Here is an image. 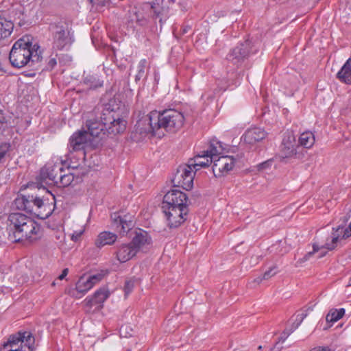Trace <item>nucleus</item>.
Returning a JSON list of instances; mask_svg holds the SVG:
<instances>
[{"label":"nucleus","instance_id":"nucleus-17","mask_svg":"<svg viewBox=\"0 0 351 351\" xmlns=\"http://www.w3.org/2000/svg\"><path fill=\"white\" fill-rule=\"evenodd\" d=\"M295 143V138L293 134L287 132L284 134L278 154V157L280 160L288 158L293 156Z\"/></svg>","mask_w":351,"mask_h":351},{"label":"nucleus","instance_id":"nucleus-55","mask_svg":"<svg viewBox=\"0 0 351 351\" xmlns=\"http://www.w3.org/2000/svg\"><path fill=\"white\" fill-rule=\"evenodd\" d=\"M263 280H265L264 278H263V276H259L258 278H256L254 280L255 282H256L257 283H260Z\"/></svg>","mask_w":351,"mask_h":351},{"label":"nucleus","instance_id":"nucleus-39","mask_svg":"<svg viewBox=\"0 0 351 351\" xmlns=\"http://www.w3.org/2000/svg\"><path fill=\"white\" fill-rule=\"evenodd\" d=\"M58 56V53H56L55 56H53V54L51 55L50 58L46 66L47 70H52L55 67V66L57 64Z\"/></svg>","mask_w":351,"mask_h":351},{"label":"nucleus","instance_id":"nucleus-64","mask_svg":"<svg viewBox=\"0 0 351 351\" xmlns=\"http://www.w3.org/2000/svg\"><path fill=\"white\" fill-rule=\"evenodd\" d=\"M349 226H350V229H351V222L350 223Z\"/></svg>","mask_w":351,"mask_h":351},{"label":"nucleus","instance_id":"nucleus-10","mask_svg":"<svg viewBox=\"0 0 351 351\" xmlns=\"http://www.w3.org/2000/svg\"><path fill=\"white\" fill-rule=\"evenodd\" d=\"M64 169L63 163H47L40 169L39 176L40 180L45 183L51 182L55 184L56 182H57L60 173H64Z\"/></svg>","mask_w":351,"mask_h":351},{"label":"nucleus","instance_id":"nucleus-13","mask_svg":"<svg viewBox=\"0 0 351 351\" xmlns=\"http://www.w3.org/2000/svg\"><path fill=\"white\" fill-rule=\"evenodd\" d=\"M213 162V171L215 176L221 177L232 169L235 159L231 156H221L215 158Z\"/></svg>","mask_w":351,"mask_h":351},{"label":"nucleus","instance_id":"nucleus-12","mask_svg":"<svg viewBox=\"0 0 351 351\" xmlns=\"http://www.w3.org/2000/svg\"><path fill=\"white\" fill-rule=\"evenodd\" d=\"M111 219L113 227L123 236L128 234L134 226V216L130 214L121 215L114 213Z\"/></svg>","mask_w":351,"mask_h":351},{"label":"nucleus","instance_id":"nucleus-58","mask_svg":"<svg viewBox=\"0 0 351 351\" xmlns=\"http://www.w3.org/2000/svg\"><path fill=\"white\" fill-rule=\"evenodd\" d=\"M311 351H319V349H317V348H315L313 350H311Z\"/></svg>","mask_w":351,"mask_h":351},{"label":"nucleus","instance_id":"nucleus-6","mask_svg":"<svg viewBox=\"0 0 351 351\" xmlns=\"http://www.w3.org/2000/svg\"><path fill=\"white\" fill-rule=\"evenodd\" d=\"M53 35V49H67L74 41L73 34L66 23H53L49 25Z\"/></svg>","mask_w":351,"mask_h":351},{"label":"nucleus","instance_id":"nucleus-28","mask_svg":"<svg viewBox=\"0 0 351 351\" xmlns=\"http://www.w3.org/2000/svg\"><path fill=\"white\" fill-rule=\"evenodd\" d=\"M307 144V133L306 132L301 134L298 139V144L295 146L293 156L297 158L302 159L306 153V145Z\"/></svg>","mask_w":351,"mask_h":351},{"label":"nucleus","instance_id":"nucleus-46","mask_svg":"<svg viewBox=\"0 0 351 351\" xmlns=\"http://www.w3.org/2000/svg\"><path fill=\"white\" fill-rule=\"evenodd\" d=\"M306 257H307V255H304L303 256V258H300L299 260H298L296 262H295V267H302L303 263H304L306 261Z\"/></svg>","mask_w":351,"mask_h":351},{"label":"nucleus","instance_id":"nucleus-7","mask_svg":"<svg viewBox=\"0 0 351 351\" xmlns=\"http://www.w3.org/2000/svg\"><path fill=\"white\" fill-rule=\"evenodd\" d=\"M195 171L187 164L180 165L175 173L172 182L174 186L182 187L188 191L193 186Z\"/></svg>","mask_w":351,"mask_h":351},{"label":"nucleus","instance_id":"nucleus-54","mask_svg":"<svg viewBox=\"0 0 351 351\" xmlns=\"http://www.w3.org/2000/svg\"><path fill=\"white\" fill-rule=\"evenodd\" d=\"M278 342L276 343L274 347L272 349H271L270 351H280L282 348L281 347H278Z\"/></svg>","mask_w":351,"mask_h":351},{"label":"nucleus","instance_id":"nucleus-11","mask_svg":"<svg viewBox=\"0 0 351 351\" xmlns=\"http://www.w3.org/2000/svg\"><path fill=\"white\" fill-rule=\"evenodd\" d=\"M189 198L186 193L178 189L168 191L163 197L162 206H175L177 208L189 206Z\"/></svg>","mask_w":351,"mask_h":351},{"label":"nucleus","instance_id":"nucleus-59","mask_svg":"<svg viewBox=\"0 0 351 351\" xmlns=\"http://www.w3.org/2000/svg\"><path fill=\"white\" fill-rule=\"evenodd\" d=\"M90 79H93L94 81H96V77H93V76L90 77Z\"/></svg>","mask_w":351,"mask_h":351},{"label":"nucleus","instance_id":"nucleus-43","mask_svg":"<svg viewBox=\"0 0 351 351\" xmlns=\"http://www.w3.org/2000/svg\"><path fill=\"white\" fill-rule=\"evenodd\" d=\"M110 0H90V3L98 6H105Z\"/></svg>","mask_w":351,"mask_h":351},{"label":"nucleus","instance_id":"nucleus-61","mask_svg":"<svg viewBox=\"0 0 351 351\" xmlns=\"http://www.w3.org/2000/svg\"><path fill=\"white\" fill-rule=\"evenodd\" d=\"M168 1L171 2V3H174L175 2V0H168Z\"/></svg>","mask_w":351,"mask_h":351},{"label":"nucleus","instance_id":"nucleus-30","mask_svg":"<svg viewBox=\"0 0 351 351\" xmlns=\"http://www.w3.org/2000/svg\"><path fill=\"white\" fill-rule=\"evenodd\" d=\"M340 230L341 228H332L330 241L327 240L324 245H322V248L328 250H334L337 247L339 240L341 239V234H339Z\"/></svg>","mask_w":351,"mask_h":351},{"label":"nucleus","instance_id":"nucleus-25","mask_svg":"<svg viewBox=\"0 0 351 351\" xmlns=\"http://www.w3.org/2000/svg\"><path fill=\"white\" fill-rule=\"evenodd\" d=\"M223 151V147L222 143L217 139H212L209 143L207 149L202 152L213 161L215 158L219 157L222 154Z\"/></svg>","mask_w":351,"mask_h":351},{"label":"nucleus","instance_id":"nucleus-32","mask_svg":"<svg viewBox=\"0 0 351 351\" xmlns=\"http://www.w3.org/2000/svg\"><path fill=\"white\" fill-rule=\"evenodd\" d=\"M345 314V309L341 308L339 309H331L326 317L328 323H334L339 320Z\"/></svg>","mask_w":351,"mask_h":351},{"label":"nucleus","instance_id":"nucleus-22","mask_svg":"<svg viewBox=\"0 0 351 351\" xmlns=\"http://www.w3.org/2000/svg\"><path fill=\"white\" fill-rule=\"evenodd\" d=\"M110 296V291L106 287H101L97 290L94 295L85 299L87 306L91 307L96 304H101Z\"/></svg>","mask_w":351,"mask_h":351},{"label":"nucleus","instance_id":"nucleus-24","mask_svg":"<svg viewBox=\"0 0 351 351\" xmlns=\"http://www.w3.org/2000/svg\"><path fill=\"white\" fill-rule=\"evenodd\" d=\"M35 196L34 195H21L18 196L14 201L13 206L18 210H25L28 213L32 210V204Z\"/></svg>","mask_w":351,"mask_h":351},{"label":"nucleus","instance_id":"nucleus-21","mask_svg":"<svg viewBox=\"0 0 351 351\" xmlns=\"http://www.w3.org/2000/svg\"><path fill=\"white\" fill-rule=\"evenodd\" d=\"M136 254V250L131 246L130 243L119 245L116 252L117 258L121 263H125L130 261Z\"/></svg>","mask_w":351,"mask_h":351},{"label":"nucleus","instance_id":"nucleus-37","mask_svg":"<svg viewBox=\"0 0 351 351\" xmlns=\"http://www.w3.org/2000/svg\"><path fill=\"white\" fill-rule=\"evenodd\" d=\"M273 160L271 159L267 160L266 161H264L261 163H259L256 166V168L257 171H262L264 170H266L267 169H269L271 166L272 165Z\"/></svg>","mask_w":351,"mask_h":351},{"label":"nucleus","instance_id":"nucleus-5","mask_svg":"<svg viewBox=\"0 0 351 351\" xmlns=\"http://www.w3.org/2000/svg\"><path fill=\"white\" fill-rule=\"evenodd\" d=\"M35 339L29 331H19L10 335L1 351H34Z\"/></svg>","mask_w":351,"mask_h":351},{"label":"nucleus","instance_id":"nucleus-3","mask_svg":"<svg viewBox=\"0 0 351 351\" xmlns=\"http://www.w3.org/2000/svg\"><path fill=\"white\" fill-rule=\"evenodd\" d=\"M39 46L32 45L28 37L19 39L13 45L10 54V64L15 68H22L26 65L39 69V63L42 60Z\"/></svg>","mask_w":351,"mask_h":351},{"label":"nucleus","instance_id":"nucleus-51","mask_svg":"<svg viewBox=\"0 0 351 351\" xmlns=\"http://www.w3.org/2000/svg\"><path fill=\"white\" fill-rule=\"evenodd\" d=\"M91 87H93V88H98V87H101L103 86V82H100L99 80H97L96 82H95V84H93V85H90Z\"/></svg>","mask_w":351,"mask_h":351},{"label":"nucleus","instance_id":"nucleus-36","mask_svg":"<svg viewBox=\"0 0 351 351\" xmlns=\"http://www.w3.org/2000/svg\"><path fill=\"white\" fill-rule=\"evenodd\" d=\"M152 9L154 12V16L156 19L159 20V23L162 25L166 21V17L162 16V12L163 9L160 7L152 6Z\"/></svg>","mask_w":351,"mask_h":351},{"label":"nucleus","instance_id":"nucleus-31","mask_svg":"<svg viewBox=\"0 0 351 351\" xmlns=\"http://www.w3.org/2000/svg\"><path fill=\"white\" fill-rule=\"evenodd\" d=\"M68 171H69L68 169ZM74 180V176L73 173L69 171L68 173H60L59 177L58 178L57 182H56L55 185L58 187H66L69 186Z\"/></svg>","mask_w":351,"mask_h":351},{"label":"nucleus","instance_id":"nucleus-8","mask_svg":"<svg viewBox=\"0 0 351 351\" xmlns=\"http://www.w3.org/2000/svg\"><path fill=\"white\" fill-rule=\"evenodd\" d=\"M162 209L167 220V225L171 228H176L183 223L189 213V208H177L175 206H162Z\"/></svg>","mask_w":351,"mask_h":351},{"label":"nucleus","instance_id":"nucleus-56","mask_svg":"<svg viewBox=\"0 0 351 351\" xmlns=\"http://www.w3.org/2000/svg\"><path fill=\"white\" fill-rule=\"evenodd\" d=\"M337 228H341V230H339V234H343V230H344V226L342 225H339Z\"/></svg>","mask_w":351,"mask_h":351},{"label":"nucleus","instance_id":"nucleus-48","mask_svg":"<svg viewBox=\"0 0 351 351\" xmlns=\"http://www.w3.org/2000/svg\"><path fill=\"white\" fill-rule=\"evenodd\" d=\"M191 29V27L190 25H185L181 27L180 32L181 34L184 35L189 32V30Z\"/></svg>","mask_w":351,"mask_h":351},{"label":"nucleus","instance_id":"nucleus-16","mask_svg":"<svg viewBox=\"0 0 351 351\" xmlns=\"http://www.w3.org/2000/svg\"><path fill=\"white\" fill-rule=\"evenodd\" d=\"M53 209L48 202L35 196L32 204V210L30 211L31 214H34L38 219H45L51 215Z\"/></svg>","mask_w":351,"mask_h":351},{"label":"nucleus","instance_id":"nucleus-40","mask_svg":"<svg viewBox=\"0 0 351 351\" xmlns=\"http://www.w3.org/2000/svg\"><path fill=\"white\" fill-rule=\"evenodd\" d=\"M58 59L59 60L60 64H66L70 63L72 61V58L71 56L64 53L58 54Z\"/></svg>","mask_w":351,"mask_h":351},{"label":"nucleus","instance_id":"nucleus-27","mask_svg":"<svg viewBox=\"0 0 351 351\" xmlns=\"http://www.w3.org/2000/svg\"><path fill=\"white\" fill-rule=\"evenodd\" d=\"M337 78L341 82L351 84V58H348L340 71L337 73Z\"/></svg>","mask_w":351,"mask_h":351},{"label":"nucleus","instance_id":"nucleus-23","mask_svg":"<svg viewBox=\"0 0 351 351\" xmlns=\"http://www.w3.org/2000/svg\"><path fill=\"white\" fill-rule=\"evenodd\" d=\"M212 162L213 160L206 156L203 152H201L194 158H190L188 161V164L195 172L201 168L208 167Z\"/></svg>","mask_w":351,"mask_h":351},{"label":"nucleus","instance_id":"nucleus-2","mask_svg":"<svg viewBox=\"0 0 351 351\" xmlns=\"http://www.w3.org/2000/svg\"><path fill=\"white\" fill-rule=\"evenodd\" d=\"M127 112L125 104L116 97L110 99L106 104L98 106L95 110L96 117L108 126V134L112 135L125 131L126 121L124 117Z\"/></svg>","mask_w":351,"mask_h":351},{"label":"nucleus","instance_id":"nucleus-26","mask_svg":"<svg viewBox=\"0 0 351 351\" xmlns=\"http://www.w3.org/2000/svg\"><path fill=\"white\" fill-rule=\"evenodd\" d=\"M117 239V235L114 233L104 231L99 234L97 238L95 241V245L101 248L106 245H112L113 244Z\"/></svg>","mask_w":351,"mask_h":351},{"label":"nucleus","instance_id":"nucleus-60","mask_svg":"<svg viewBox=\"0 0 351 351\" xmlns=\"http://www.w3.org/2000/svg\"><path fill=\"white\" fill-rule=\"evenodd\" d=\"M258 349L259 350H262V346H258Z\"/></svg>","mask_w":351,"mask_h":351},{"label":"nucleus","instance_id":"nucleus-53","mask_svg":"<svg viewBox=\"0 0 351 351\" xmlns=\"http://www.w3.org/2000/svg\"><path fill=\"white\" fill-rule=\"evenodd\" d=\"M319 351H332L329 347H317Z\"/></svg>","mask_w":351,"mask_h":351},{"label":"nucleus","instance_id":"nucleus-9","mask_svg":"<svg viewBox=\"0 0 351 351\" xmlns=\"http://www.w3.org/2000/svg\"><path fill=\"white\" fill-rule=\"evenodd\" d=\"M251 43L247 40L234 47L227 55V60L237 66H241L251 53Z\"/></svg>","mask_w":351,"mask_h":351},{"label":"nucleus","instance_id":"nucleus-15","mask_svg":"<svg viewBox=\"0 0 351 351\" xmlns=\"http://www.w3.org/2000/svg\"><path fill=\"white\" fill-rule=\"evenodd\" d=\"M102 274H96L88 276H81L75 285L76 291L80 293L84 294L93 287L94 285L99 283L103 278Z\"/></svg>","mask_w":351,"mask_h":351},{"label":"nucleus","instance_id":"nucleus-52","mask_svg":"<svg viewBox=\"0 0 351 351\" xmlns=\"http://www.w3.org/2000/svg\"><path fill=\"white\" fill-rule=\"evenodd\" d=\"M350 218V215L348 213L346 215L341 218V221L343 222V223H346Z\"/></svg>","mask_w":351,"mask_h":351},{"label":"nucleus","instance_id":"nucleus-19","mask_svg":"<svg viewBox=\"0 0 351 351\" xmlns=\"http://www.w3.org/2000/svg\"><path fill=\"white\" fill-rule=\"evenodd\" d=\"M266 132L260 128H251L245 131L241 139L247 144H254L266 137Z\"/></svg>","mask_w":351,"mask_h":351},{"label":"nucleus","instance_id":"nucleus-34","mask_svg":"<svg viewBox=\"0 0 351 351\" xmlns=\"http://www.w3.org/2000/svg\"><path fill=\"white\" fill-rule=\"evenodd\" d=\"M121 337L128 338L133 335L134 330L129 325H122L119 330Z\"/></svg>","mask_w":351,"mask_h":351},{"label":"nucleus","instance_id":"nucleus-1","mask_svg":"<svg viewBox=\"0 0 351 351\" xmlns=\"http://www.w3.org/2000/svg\"><path fill=\"white\" fill-rule=\"evenodd\" d=\"M184 121L182 113L176 110H154L146 118L138 121L135 127L136 132L141 134L156 135L160 129L175 132L182 127Z\"/></svg>","mask_w":351,"mask_h":351},{"label":"nucleus","instance_id":"nucleus-18","mask_svg":"<svg viewBox=\"0 0 351 351\" xmlns=\"http://www.w3.org/2000/svg\"><path fill=\"white\" fill-rule=\"evenodd\" d=\"M88 136V132L86 131L75 132L69 139V152H77L84 149L85 145L89 140Z\"/></svg>","mask_w":351,"mask_h":351},{"label":"nucleus","instance_id":"nucleus-50","mask_svg":"<svg viewBox=\"0 0 351 351\" xmlns=\"http://www.w3.org/2000/svg\"><path fill=\"white\" fill-rule=\"evenodd\" d=\"M68 272L69 269L67 268L64 269L62 274L59 276L58 278L60 280H63L68 274Z\"/></svg>","mask_w":351,"mask_h":351},{"label":"nucleus","instance_id":"nucleus-35","mask_svg":"<svg viewBox=\"0 0 351 351\" xmlns=\"http://www.w3.org/2000/svg\"><path fill=\"white\" fill-rule=\"evenodd\" d=\"M147 61L145 59L141 60L138 64V73L136 75L135 80L138 81L145 76V69Z\"/></svg>","mask_w":351,"mask_h":351},{"label":"nucleus","instance_id":"nucleus-41","mask_svg":"<svg viewBox=\"0 0 351 351\" xmlns=\"http://www.w3.org/2000/svg\"><path fill=\"white\" fill-rule=\"evenodd\" d=\"M278 273L277 267L273 266L269 268V270L266 271L263 275V278L265 280H269L272 276H275Z\"/></svg>","mask_w":351,"mask_h":351},{"label":"nucleus","instance_id":"nucleus-57","mask_svg":"<svg viewBox=\"0 0 351 351\" xmlns=\"http://www.w3.org/2000/svg\"><path fill=\"white\" fill-rule=\"evenodd\" d=\"M309 133H310V132L308 131V134ZM311 135L312 136V139H313V141L311 142V146L315 143V136L313 133L311 132Z\"/></svg>","mask_w":351,"mask_h":351},{"label":"nucleus","instance_id":"nucleus-14","mask_svg":"<svg viewBox=\"0 0 351 351\" xmlns=\"http://www.w3.org/2000/svg\"><path fill=\"white\" fill-rule=\"evenodd\" d=\"M98 117L95 119H89L86 121V126L88 128V135L93 137L98 138L99 140H103L108 134V126L101 120H97Z\"/></svg>","mask_w":351,"mask_h":351},{"label":"nucleus","instance_id":"nucleus-42","mask_svg":"<svg viewBox=\"0 0 351 351\" xmlns=\"http://www.w3.org/2000/svg\"><path fill=\"white\" fill-rule=\"evenodd\" d=\"M293 330L291 328H286L282 333L280 337V339L279 341H282V342H284L285 341V339L287 338V337L291 333L293 332Z\"/></svg>","mask_w":351,"mask_h":351},{"label":"nucleus","instance_id":"nucleus-33","mask_svg":"<svg viewBox=\"0 0 351 351\" xmlns=\"http://www.w3.org/2000/svg\"><path fill=\"white\" fill-rule=\"evenodd\" d=\"M306 315L307 314L306 313V311L304 310L300 312H298L296 315L292 317L291 319V321L292 322L291 329H292L294 331V330H295L302 322V321L304 320Z\"/></svg>","mask_w":351,"mask_h":351},{"label":"nucleus","instance_id":"nucleus-20","mask_svg":"<svg viewBox=\"0 0 351 351\" xmlns=\"http://www.w3.org/2000/svg\"><path fill=\"white\" fill-rule=\"evenodd\" d=\"M150 242L151 238L148 233L142 229H138L135 232V235L130 244L138 253L143 247L147 244H149Z\"/></svg>","mask_w":351,"mask_h":351},{"label":"nucleus","instance_id":"nucleus-63","mask_svg":"<svg viewBox=\"0 0 351 351\" xmlns=\"http://www.w3.org/2000/svg\"><path fill=\"white\" fill-rule=\"evenodd\" d=\"M72 239L75 240L76 239H74V235L72 236Z\"/></svg>","mask_w":351,"mask_h":351},{"label":"nucleus","instance_id":"nucleus-45","mask_svg":"<svg viewBox=\"0 0 351 351\" xmlns=\"http://www.w3.org/2000/svg\"><path fill=\"white\" fill-rule=\"evenodd\" d=\"M6 125L5 122V118L2 112V111L0 110V130L5 128Z\"/></svg>","mask_w":351,"mask_h":351},{"label":"nucleus","instance_id":"nucleus-47","mask_svg":"<svg viewBox=\"0 0 351 351\" xmlns=\"http://www.w3.org/2000/svg\"><path fill=\"white\" fill-rule=\"evenodd\" d=\"M324 248H322V246H319L318 245H317L316 243H313V252H308V256H310L312 254H314L317 252H318L319 250H323Z\"/></svg>","mask_w":351,"mask_h":351},{"label":"nucleus","instance_id":"nucleus-44","mask_svg":"<svg viewBox=\"0 0 351 351\" xmlns=\"http://www.w3.org/2000/svg\"><path fill=\"white\" fill-rule=\"evenodd\" d=\"M351 236V229L350 226H348V228H344L343 234H341V239H346Z\"/></svg>","mask_w":351,"mask_h":351},{"label":"nucleus","instance_id":"nucleus-49","mask_svg":"<svg viewBox=\"0 0 351 351\" xmlns=\"http://www.w3.org/2000/svg\"><path fill=\"white\" fill-rule=\"evenodd\" d=\"M7 67H8L7 64H5L0 61V71H1L3 73H7L8 72Z\"/></svg>","mask_w":351,"mask_h":351},{"label":"nucleus","instance_id":"nucleus-38","mask_svg":"<svg viewBox=\"0 0 351 351\" xmlns=\"http://www.w3.org/2000/svg\"><path fill=\"white\" fill-rule=\"evenodd\" d=\"M134 287V281L133 280H127L124 285L125 295H128L133 290Z\"/></svg>","mask_w":351,"mask_h":351},{"label":"nucleus","instance_id":"nucleus-62","mask_svg":"<svg viewBox=\"0 0 351 351\" xmlns=\"http://www.w3.org/2000/svg\"><path fill=\"white\" fill-rule=\"evenodd\" d=\"M324 253H322L321 255L319 256V257L323 256Z\"/></svg>","mask_w":351,"mask_h":351},{"label":"nucleus","instance_id":"nucleus-4","mask_svg":"<svg viewBox=\"0 0 351 351\" xmlns=\"http://www.w3.org/2000/svg\"><path fill=\"white\" fill-rule=\"evenodd\" d=\"M12 234L14 242L34 241L38 237L40 226L31 217L19 213H13L8 216Z\"/></svg>","mask_w":351,"mask_h":351},{"label":"nucleus","instance_id":"nucleus-29","mask_svg":"<svg viewBox=\"0 0 351 351\" xmlns=\"http://www.w3.org/2000/svg\"><path fill=\"white\" fill-rule=\"evenodd\" d=\"M14 29L13 23L0 16V40L10 36Z\"/></svg>","mask_w":351,"mask_h":351}]
</instances>
